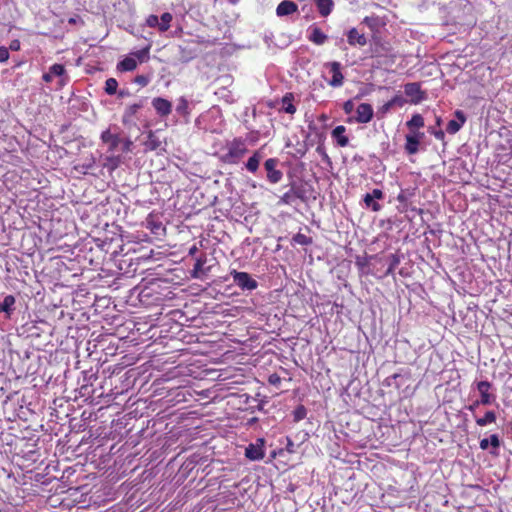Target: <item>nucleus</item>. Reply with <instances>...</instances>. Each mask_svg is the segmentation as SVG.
Wrapping results in <instances>:
<instances>
[{"instance_id":"nucleus-1","label":"nucleus","mask_w":512,"mask_h":512,"mask_svg":"<svg viewBox=\"0 0 512 512\" xmlns=\"http://www.w3.org/2000/svg\"><path fill=\"white\" fill-rule=\"evenodd\" d=\"M139 293L142 302L161 301L170 293V281L162 277H145Z\"/></svg>"},{"instance_id":"nucleus-2","label":"nucleus","mask_w":512,"mask_h":512,"mask_svg":"<svg viewBox=\"0 0 512 512\" xmlns=\"http://www.w3.org/2000/svg\"><path fill=\"white\" fill-rule=\"evenodd\" d=\"M247 152L248 148L244 141L235 138L227 144V152L221 156V161L230 165L238 164Z\"/></svg>"},{"instance_id":"nucleus-3","label":"nucleus","mask_w":512,"mask_h":512,"mask_svg":"<svg viewBox=\"0 0 512 512\" xmlns=\"http://www.w3.org/2000/svg\"><path fill=\"white\" fill-rule=\"evenodd\" d=\"M148 102L147 97H140L137 102L128 105L122 115V123L125 127H136V121L141 118V109H143Z\"/></svg>"},{"instance_id":"nucleus-4","label":"nucleus","mask_w":512,"mask_h":512,"mask_svg":"<svg viewBox=\"0 0 512 512\" xmlns=\"http://www.w3.org/2000/svg\"><path fill=\"white\" fill-rule=\"evenodd\" d=\"M230 275L233 283L242 291H253L258 287V282L247 272L232 270Z\"/></svg>"},{"instance_id":"nucleus-5","label":"nucleus","mask_w":512,"mask_h":512,"mask_svg":"<svg viewBox=\"0 0 512 512\" xmlns=\"http://www.w3.org/2000/svg\"><path fill=\"white\" fill-rule=\"evenodd\" d=\"M281 164L278 158H268L264 161L263 167L266 172V179L271 184L279 183L283 178L282 171L278 168Z\"/></svg>"},{"instance_id":"nucleus-6","label":"nucleus","mask_w":512,"mask_h":512,"mask_svg":"<svg viewBox=\"0 0 512 512\" xmlns=\"http://www.w3.org/2000/svg\"><path fill=\"white\" fill-rule=\"evenodd\" d=\"M265 456V439L257 438L245 448V457L250 461H260Z\"/></svg>"},{"instance_id":"nucleus-7","label":"nucleus","mask_w":512,"mask_h":512,"mask_svg":"<svg viewBox=\"0 0 512 512\" xmlns=\"http://www.w3.org/2000/svg\"><path fill=\"white\" fill-rule=\"evenodd\" d=\"M502 445V440L498 434H491L487 438H483L479 442V447L483 451H489V453L497 457L499 456L500 447Z\"/></svg>"},{"instance_id":"nucleus-8","label":"nucleus","mask_w":512,"mask_h":512,"mask_svg":"<svg viewBox=\"0 0 512 512\" xmlns=\"http://www.w3.org/2000/svg\"><path fill=\"white\" fill-rule=\"evenodd\" d=\"M404 92L406 96L410 97V103L419 104L427 98L425 91L421 90L420 83L409 82L404 85Z\"/></svg>"},{"instance_id":"nucleus-9","label":"nucleus","mask_w":512,"mask_h":512,"mask_svg":"<svg viewBox=\"0 0 512 512\" xmlns=\"http://www.w3.org/2000/svg\"><path fill=\"white\" fill-rule=\"evenodd\" d=\"M100 139L103 143L108 145L107 152L114 153L119 149V146L122 142V134L113 133L111 128H108L101 133Z\"/></svg>"},{"instance_id":"nucleus-10","label":"nucleus","mask_w":512,"mask_h":512,"mask_svg":"<svg viewBox=\"0 0 512 512\" xmlns=\"http://www.w3.org/2000/svg\"><path fill=\"white\" fill-rule=\"evenodd\" d=\"M453 118L450 119L446 125V132L454 135L461 130L467 121V116L464 111L457 109L453 113Z\"/></svg>"},{"instance_id":"nucleus-11","label":"nucleus","mask_w":512,"mask_h":512,"mask_svg":"<svg viewBox=\"0 0 512 512\" xmlns=\"http://www.w3.org/2000/svg\"><path fill=\"white\" fill-rule=\"evenodd\" d=\"M491 387H492L491 382H489L487 380H481V381L476 382V389L478 390V392L480 394L479 402H481L482 405L487 406V405L492 404L495 401L496 396L489 392Z\"/></svg>"},{"instance_id":"nucleus-12","label":"nucleus","mask_w":512,"mask_h":512,"mask_svg":"<svg viewBox=\"0 0 512 512\" xmlns=\"http://www.w3.org/2000/svg\"><path fill=\"white\" fill-rule=\"evenodd\" d=\"M293 190V194L303 202H306L308 195L313 192V187L308 182L292 180L289 185Z\"/></svg>"},{"instance_id":"nucleus-13","label":"nucleus","mask_w":512,"mask_h":512,"mask_svg":"<svg viewBox=\"0 0 512 512\" xmlns=\"http://www.w3.org/2000/svg\"><path fill=\"white\" fill-rule=\"evenodd\" d=\"M151 105L154 108L156 114L160 118H166L172 112V102L163 97H155L151 101Z\"/></svg>"},{"instance_id":"nucleus-14","label":"nucleus","mask_w":512,"mask_h":512,"mask_svg":"<svg viewBox=\"0 0 512 512\" xmlns=\"http://www.w3.org/2000/svg\"><path fill=\"white\" fill-rule=\"evenodd\" d=\"M356 117L355 122L359 124L369 123L374 116V110L371 104L369 103H361L356 108Z\"/></svg>"},{"instance_id":"nucleus-15","label":"nucleus","mask_w":512,"mask_h":512,"mask_svg":"<svg viewBox=\"0 0 512 512\" xmlns=\"http://www.w3.org/2000/svg\"><path fill=\"white\" fill-rule=\"evenodd\" d=\"M325 65L330 68V72L332 73V78L328 81L329 85L332 87L342 86L344 82V75L341 72V63L332 61L326 63Z\"/></svg>"},{"instance_id":"nucleus-16","label":"nucleus","mask_w":512,"mask_h":512,"mask_svg":"<svg viewBox=\"0 0 512 512\" xmlns=\"http://www.w3.org/2000/svg\"><path fill=\"white\" fill-rule=\"evenodd\" d=\"M260 396V393L256 395V397H252L248 394H243L241 398H244L243 403L247 404L249 407L248 409L254 413L255 411H262L266 412L265 405L269 402L266 397L263 399H258L257 397Z\"/></svg>"},{"instance_id":"nucleus-17","label":"nucleus","mask_w":512,"mask_h":512,"mask_svg":"<svg viewBox=\"0 0 512 512\" xmlns=\"http://www.w3.org/2000/svg\"><path fill=\"white\" fill-rule=\"evenodd\" d=\"M264 158V153L262 149H257L253 152V154L247 159V161L244 163L245 169L255 174L259 170V166L261 161Z\"/></svg>"},{"instance_id":"nucleus-18","label":"nucleus","mask_w":512,"mask_h":512,"mask_svg":"<svg viewBox=\"0 0 512 512\" xmlns=\"http://www.w3.org/2000/svg\"><path fill=\"white\" fill-rule=\"evenodd\" d=\"M48 70L53 78H59L58 84L60 87H63L68 83L69 77L67 75L66 68L63 64L55 63L51 65Z\"/></svg>"},{"instance_id":"nucleus-19","label":"nucleus","mask_w":512,"mask_h":512,"mask_svg":"<svg viewBox=\"0 0 512 512\" xmlns=\"http://www.w3.org/2000/svg\"><path fill=\"white\" fill-rule=\"evenodd\" d=\"M122 162V155H115L114 153H111L110 155H104L101 157L102 167L106 168L109 172H113L114 170H116Z\"/></svg>"},{"instance_id":"nucleus-20","label":"nucleus","mask_w":512,"mask_h":512,"mask_svg":"<svg viewBox=\"0 0 512 512\" xmlns=\"http://www.w3.org/2000/svg\"><path fill=\"white\" fill-rule=\"evenodd\" d=\"M308 33L307 38L316 45H323L328 39V36L315 24L308 28Z\"/></svg>"},{"instance_id":"nucleus-21","label":"nucleus","mask_w":512,"mask_h":512,"mask_svg":"<svg viewBox=\"0 0 512 512\" xmlns=\"http://www.w3.org/2000/svg\"><path fill=\"white\" fill-rule=\"evenodd\" d=\"M298 5L292 1V0H283L281 1L277 8H276V14L278 17H284L292 15L293 13L297 12Z\"/></svg>"},{"instance_id":"nucleus-22","label":"nucleus","mask_w":512,"mask_h":512,"mask_svg":"<svg viewBox=\"0 0 512 512\" xmlns=\"http://www.w3.org/2000/svg\"><path fill=\"white\" fill-rule=\"evenodd\" d=\"M206 262V256H200L195 260L193 269L190 271L192 278L201 279L209 271V268H205Z\"/></svg>"},{"instance_id":"nucleus-23","label":"nucleus","mask_w":512,"mask_h":512,"mask_svg":"<svg viewBox=\"0 0 512 512\" xmlns=\"http://www.w3.org/2000/svg\"><path fill=\"white\" fill-rule=\"evenodd\" d=\"M15 303L16 298L15 296L9 294L6 295L1 301H0V313H3L6 318H10L13 312L15 311Z\"/></svg>"},{"instance_id":"nucleus-24","label":"nucleus","mask_w":512,"mask_h":512,"mask_svg":"<svg viewBox=\"0 0 512 512\" xmlns=\"http://www.w3.org/2000/svg\"><path fill=\"white\" fill-rule=\"evenodd\" d=\"M346 127L338 125L331 131V137L339 147H346L349 144V138L345 135Z\"/></svg>"},{"instance_id":"nucleus-25","label":"nucleus","mask_w":512,"mask_h":512,"mask_svg":"<svg viewBox=\"0 0 512 512\" xmlns=\"http://www.w3.org/2000/svg\"><path fill=\"white\" fill-rule=\"evenodd\" d=\"M347 41L351 46H365L367 44L364 34H360L356 28H351L346 32Z\"/></svg>"},{"instance_id":"nucleus-26","label":"nucleus","mask_w":512,"mask_h":512,"mask_svg":"<svg viewBox=\"0 0 512 512\" xmlns=\"http://www.w3.org/2000/svg\"><path fill=\"white\" fill-rule=\"evenodd\" d=\"M420 142L417 141L413 136L409 133L405 135V144L404 149L408 155H415L419 152Z\"/></svg>"},{"instance_id":"nucleus-27","label":"nucleus","mask_w":512,"mask_h":512,"mask_svg":"<svg viewBox=\"0 0 512 512\" xmlns=\"http://www.w3.org/2000/svg\"><path fill=\"white\" fill-rule=\"evenodd\" d=\"M175 111L179 116L184 118L185 122L189 121V115H190L189 102L185 97L181 96L178 99Z\"/></svg>"},{"instance_id":"nucleus-28","label":"nucleus","mask_w":512,"mask_h":512,"mask_svg":"<svg viewBox=\"0 0 512 512\" xmlns=\"http://www.w3.org/2000/svg\"><path fill=\"white\" fill-rule=\"evenodd\" d=\"M315 5L317 7L319 14L322 17H327L331 14V12L334 8V1L333 0H315Z\"/></svg>"},{"instance_id":"nucleus-29","label":"nucleus","mask_w":512,"mask_h":512,"mask_svg":"<svg viewBox=\"0 0 512 512\" xmlns=\"http://www.w3.org/2000/svg\"><path fill=\"white\" fill-rule=\"evenodd\" d=\"M293 100H294L293 93H290V92L286 93L281 99V102H282L281 111H283L287 114H294L296 112V107L293 104Z\"/></svg>"},{"instance_id":"nucleus-30","label":"nucleus","mask_w":512,"mask_h":512,"mask_svg":"<svg viewBox=\"0 0 512 512\" xmlns=\"http://www.w3.org/2000/svg\"><path fill=\"white\" fill-rule=\"evenodd\" d=\"M424 125V118L419 113L412 114L411 118L406 122V127L408 128L409 131L418 130L424 127Z\"/></svg>"},{"instance_id":"nucleus-31","label":"nucleus","mask_w":512,"mask_h":512,"mask_svg":"<svg viewBox=\"0 0 512 512\" xmlns=\"http://www.w3.org/2000/svg\"><path fill=\"white\" fill-rule=\"evenodd\" d=\"M137 67V61L134 57H125L117 64V69L121 72L133 71Z\"/></svg>"},{"instance_id":"nucleus-32","label":"nucleus","mask_w":512,"mask_h":512,"mask_svg":"<svg viewBox=\"0 0 512 512\" xmlns=\"http://www.w3.org/2000/svg\"><path fill=\"white\" fill-rule=\"evenodd\" d=\"M496 413L493 410L486 411L484 416L477 417L475 416V422L478 426H487L488 424L494 423L496 421Z\"/></svg>"},{"instance_id":"nucleus-33","label":"nucleus","mask_w":512,"mask_h":512,"mask_svg":"<svg viewBox=\"0 0 512 512\" xmlns=\"http://www.w3.org/2000/svg\"><path fill=\"white\" fill-rule=\"evenodd\" d=\"M400 256L398 254H390L388 256V267L384 273L385 276L393 275L395 269L400 264Z\"/></svg>"},{"instance_id":"nucleus-34","label":"nucleus","mask_w":512,"mask_h":512,"mask_svg":"<svg viewBox=\"0 0 512 512\" xmlns=\"http://www.w3.org/2000/svg\"><path fill=\"white\" fill-rule=\"evenodd\" d=\"M291 243L302 245V246H308L313 243V239L309 236H306L305 234L298 232L295 235H293V237L291 239Z\"/></svg>"},{"instance_id":"nucleus-35","label":"nucleus","mask_w":512,"mask_h":512,"mask_svg":"<svg viewBox=\"0 0 512 512\" xmlns=\"http://www.w3.org/2000/svg\"><path fill=\"white\" fill-rule=\"evenodd\" d=\"M307 412V408L304 405L298 404L292 411L293 422H299L305 419L307 416Z\"/></svg>"},{"instance_id":"nucleus-36","label":"nucleus","mask_w":512,"mask_h":512,"mask_svg":"<svg viewBox=\"0 0 512 512\" xmlns=\"http://www.w3.org/2000/svg\"><path fill=\"white\" fill-rule=\"evenodd\" d=\"M173 19V16L169 12H164L159 18V31L165 32L170 28V23Z\"/></svg>"},{"instance_id":"nucleus-37","label":"nucleus","mask_w":512,"mask_h":512,"mask_svg":"<svg viewBox=\"0 0 512 512\" xmlns=\"http://www.w3.org/2000/svg\"><path fill=\"white\" fill-rule=\"evenodd\" d=\"M104 91L107 95H115L118 92V81L115 78H108L105 81Z\"/></svg>"},{"instance_id":"nucleus-38","label":"nucleus","mask_w":512,"mask_h":512,"mask_svg":"<svg viewBox=\"0 0 512 512\" xmlns=\"http://www.w3.org/2000/svg\"><path fill=\"white\" fill-rule=\"evenodd\" d=\"M145 145L149 150H157L161 146V141L153 132H149Z\"/></svg>"},{"instance_id":"nucleus-39","label":"nucleus","mask_w":512,"mask_h":512,"mask_svg":"<svg viewBox=\"0 0 512 512\" xmlns=\"http://www.w3.org/2000/svg\"><path fill=\"white\" fill-rule=\"evenodd\" d=\"M363 202H364L366 208H368L374 212L381 210V205L375 199H373L371 197V195H369L368 193H366L363 196Z\"/></svg>"},{"instance_id":"nucleus-40","label":"nucleus","mask_w":512,"mask_h":512,"mask_svg":"<svg viewBox=\"0 0 512 512\" xmlns=\"http://www.w3.org/2000/svg\"><path fill=\"white\" fill-rule=\"evenodd\" d=\"M316 152L320 155L322 162L328 165L329 167H332V160L326 153V148L324 146V143L321 142L318 144L316 148Z\"/></svg>"},{"instance_id":"nucleus-41","label":"nucleus","mask_w":512,"mask_h":512,"mask_svg":"<svg viewBox=\"0 0 512 512\" xmlns=\"http://www.w3.org/2000/svg\"><path fill=\"white\" fill-rule=\"evenodd\" d=\"M296 199L297 197L293 194V190L290 188L280 197L278 204L292 205Z\"/></svg>"},{"instance_id":"nucleus-42","label":"nucleus","mask_w":512,"mask_h":512,"mask_svg":"<svg viewBox=\"0 0 512 512\" xmlns=\"http://www.w3.org/2000/svg\"><path fill=\"white\" fill-rule=\"evenodd\" d=\"M198 463V456H191L188 458L181 466V470L183 472H189L191 471Z\"/></svg>"},{"instance_id":"nucleus-43","label":"nucleus","mask_w":512,"mask_h":512,"mask_svg":"<svg viewBox=\"0 0 512 512\" xmlns=\"http://www.w3.org/2000/svg\"><path fill=\"white\" fill-rule=\"evenodd\" d=\"M427 131H428V133L433 135L437 140L444 142L445 132L442 129H439L438 127H435V126H429L427 128Z\"/></svg>"},{"instance_id":"nucleus-44","label":"nucleus","mask_w":512,"mask_h":512,"mask_svg":"<svg viewBox=\"0 0 512 512\" xmlns=\"http://www.w3.org/2000/svg\"><path fill=\"white\" fill-rule=\"evenodd\" d=\"M96 164L95 157L91 154L90 157L86 158L82 164H79V167L84 170V172L88 170H92Z\"/></svg>"},{"instance_id":"nucleus-45","label":"nucleus","mask_w":512,"mask_h":512,"mask_svg":"<svg viewBox=\"0 0 512 512\" xmlns=\"http://www.w3.org/2000/svg\"><path fill=\"white\" fill-rule=\"evenodd\" d=\"M132 148H133V141L128 137L124 138L122 136V142L120 144V151L122 153H128V152L132 151Z\"/></svg>"},{"instance_id":"nucleus-46","label":"nucleus","mask_w":512,"mask_h":512,"mask_svg":"<svg viewBox=\"0 0 512 512\" xmlns=\"http://www.w3.org/2000/svg\"><path fill=\"white\" fill-rule=\"evenodd\" d=\"M150 47H145L136 51L133 55L139 60L140 63L145 62L149 58Z\"/></svg>"},{"instance_id":"nucleus-47","label":"nucleus","mask_w":512,"mask_h":512,"mask_svg":"<svg viewBox=\"0 0 512 512\" xmlns=\"http://www.w3.org/2000/svg\"><path fill=\"white\" fill-rule=\"evenodd\" d=\"M151 77L149 75H137L132 82L138 84L141 87H145L149 84Z\"/></svg>"},{"instance_id":"nucleus-48","label":"nucleus","mask_w":512,"mask_h":512,"mask_svg":"<svg viewBox=\"0 0 512 512\" xmlns=\"http://www.w3.org/2000/svg\"><path fill=\"white\" fill-rule=\"evenodd\" d=\"M401 375L395 373L389 377H387L384 381L386 386H395L396 388H400V384L397 383V379L400 378Z\"/></svg>"},{"instance_id":"nucleus-49","label":"nucleus","mask_w":512,"mask_h":512,"mask_svg":"<svg viewBox=\"0 0 512 512\" xmlns=\"http://www.w3.org/2000/svg\"><path fill=\"white\" fill-rule=\"evenodd\" d=\"M146 24L151 28L157 27L159 29V17L154 14L149 15L146 19Z\"/></svg>"},{"instance_id":"nucleus-50","label":"nucleus","mask_w":512,"mask_h":512,"mask_svg":"<svg viewBox=\"0 0 512 512\" xmlns=\"http://www.w3.org/2000/svg\"><path fill=\"white\" fill-rule=\"evenodd\" d=\"M389 101H390L392 107H394V106L402 107L406 103V100L401 95H395Z\"/></svg>"},{"instance_id":"nucleus-51","label":"nucleus","mask_w":512,"mask_h":512,"mask_svg":"<svg viewBox=\"0 0 512 512\" xmlns=\"http://www.w3.org/2000/svg\"><path fill=\"white\" fill-rule=\"evenodd\" d=\"M343 110L345 114H351L354 110V99H349L343 103Z\"/></svg>"},{"instance_id":"nucleus-52","label":"nucleus","mask_w":512,"mask_h":512,"mask_svg":"<svg viewBox=\"0 0 512 512\" xmlns=\"http://www.w3.org/2000/svg\"><path fill=\"white\" fill-rule=\"evenodd\" d=\"M307 151H308L307 144L303 143V144L299 145V147L296 148L294 156L296 158H302L306 154Z\"/></svg>"},{"instance_id":"nucleus-53","label":"nucleus","mask_w":512,"mask_h":512,"mask_svg":"<svg viewBox=\"0 0 512 512\" xmlns=\"http://www.w3.org/2000/svg\"><path fill=\"white\" fill-rule=\"evenodd\" d=\"M356 265L361 271H364V268L368 266L369 258L368 257H357L356 258Z\"/></svg>"},{"instance_id":"nucleus-54","label":"nucleus","mask_w":512,"mask_h":512,"mask_svg":"<svg viewBox=\"0 0 512 512\" xmlns=\"http://www.w3.org/2000/svg\"><path fill=\"white\" fill-rule=\"evenodd\" d=\"M376 201L384 199V192L381 189L375 188L368 193Z\"/></svg>"},{"instance_id":"nucleus-55","label":"nucleus","mask_w":512,"mask_h":512,"mask_svg":"<svg viewBox=\"0 0 512 512\" xmlns=\"http://www.w3.org/2000/svg\"><path fill=\"white\" fill-rule=\"evenodd\" d=\"M9 59V50L5 46H0V63H4Z\"/></svg>"},{"instance_id":"nucleus-56","label":"nucleus","mask_w":512,"mask_h":512,"mask_svg":"<svg viewBox=\"0 0 512 512\" xmlns=\"http://www.w3.org/2000/svg\"><path fill=\"white\" fill-rule=\"evenodd\" d=\"M411 136H413L420 143L423 141L425 134L418 130H412L408 132Z\"/></svg>"},{"instance_id":"nucleus-57","label":"nucleus","mask_w":512,"mask_h":512,"mask_svg":"<svg viewBox=\"0 0 512 512\" xmlns=\"http://www.w3.org/2000/svg\"><path fill=\"white\" fill-rule=\"evenodd\" d=\"M392 107L390 101H387L384 105L380 107L378 110V114L384 115L386 114Z\"/></svg>"},{"instance_id":"nucleus-58","label":"nucleus","mask_w":512,"mask_h":512,"mask_svg":"<svg viewBox=\"0 0 512 512\" xmlns=\"http://www.w3.org/2000/svg\"><path fill=\"white\" fill-rule=\"evenodd\" d=\"M20 46H21L20 41L15 39V40L11 41V43L9 45V49L12 51H18V50H20Z\"/></svg>"},{"instance_id":"nucleus-59","label":"nucleus","mask_w":512,"mask_h":512,"mask_svg":"<svg viewBox=\"0 0 512 512\" xmlns=\"http://www.w3.org/2000/svg\"><path fill=\"white\" fill-rule=\"evenodd\" d=\"M118 98H125L132 95V93L129 91V89H120L117 92Z\"/></svg>"},{"instance_id":"nucleus-60","label":"nucleus","mask_w":512,"mask_h":512,"mask_svg":"<svg viewBox=\"0 0 512 512\" xmlns=\"http://www.w3.org/2000/svg\"><path fill=\"white\" fill-rule=\"evenodd\" d=\"M42 80L46 83H51L53 81V77L50 74L49 70L42 75Z\"/></svg>"},{"instance_id":"nucleus-61","label":"nucleus","mask_w":512,"mask_h":512,"mask_svg":"<svg viewBox=\"0 0 512 512\" xmlns=\"http://www.w3.org/2000/svg\"><path fill=\"white\" fill-rule=\"evenodd\" d=\"M479 405H482L481 402H479V400H476L474 401L472 404H470L469 406H467L466 408L472 412H474L476 410V408L479 406Z\"/></svg>"},{"instance_id":"nucleus-62","label":"nucleus","mask_w":512,"mask_h":512,"mask_svg":"<svg viewBox=\"0 0 512 512\" xmlns=\"http://www.w3.org/2000/svg\"><path fill=\"white\" fill-rule=\"evenodd\" d=\"M280 380L279 376H277L276 374H273V375H270L269 377V382L271 384H275L276 382H278Z\"/></svg>"},{"instance_id":"nucleus-63","label":"nucleus","mask_w":512,"mask_h":512,"mask_svg":"<svg viewBox=\"0 0 512 512\" xmlns=\"http://www.w3.org/2000/svg\"><path fill=\"white\" fill-rule=\"evenodd\" d=\"M442 118L440 116H436L435 117V127H438L439 129H441V126H442Z\"/></svg>"},{"instance_id":"nucleus-64","label":"nucleus","mask_w":512,"mask_h":512,"mask_svg":"<svg viewBox=\"0 0 512 512\" xmlns=\"http://www.w3.org/2000/svg\"><path fill=\"white\" fill-rule=\"evenodd\" d=\"M293 447H294V443L289 438H287V450L289 452H293L294 451Z\"/></svg>"}]
</instances>
